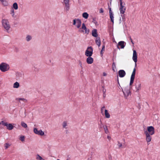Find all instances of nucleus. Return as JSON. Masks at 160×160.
Listing matches in <instances>:
<instances>
[{
	"instance_id": "473e14b6",
	"label": "nucleus",
	"mask_w": 160,
	"mask_h": 160,
	"mask_svg": "<svg viewBox=\"0 0 160 160\" xmlns=\"http://www.w3.org/2000/svg\"><path fill=\"white\" fill-rule=\"evenodd\" d=\"M36 159L37 160H44L40 156L37 155L36 156Z\"/></svg>"
},
{
	"instance_id": "412c9836",
	"label": "nucleus",
	"mask_w": 160,
	"mask_h": 160,
	"mask_svg": "<svg viewBox=\"0 0 160 160\" xmlns=\"http://www.w3.org/2000/svg\"><path fill=\"white\" fill-rule=\"evenodd\" d=\"M88 14L87 12H84L82 14V17L86 19H87L88 18Z\"/></svg>"
},
{
	"instance_id": "2eb2a0df",
	"label": "nucleus",
	"mask_w": 160,
	"mask_h": 160,
	"mask_svg": "<svg viewBox=\"0 0 160 160\" xmlns=\"http://www.w3.org/2000/svg\"><path fill=\"white\" fill-rule=\"evenodd\" d=\"M118 74L120 77L123 78L126 75L125 71L123 70H120L118 71Z\"/></svg>"
},
{
	"instance_id": "6ab92c4d",
	"label": "nucleus",
	"mask_w": 160,
	"mask_h": 160,
	"mask_svg": "<svg viewBox=\"0 0 160 160\" xmlns=\"http://www.w3.org/2000/svg\"><path fill=\"white\" fill-rule=\"evenodd\" d=\"M92 35L93 36L95 37L98 36L97 30L96 29H94L92 31Z\"/></svg>"
},
{
	"instance_id": "3c124183",
	"label": "nucleus",
	"mask_w": 160,
	"mask_h": 160,
	"mask_svg": "<svg viewBox=\"0 0 160 160\" xmlns=\"http://www.w3.org/2000/svg\"><path fill=\"white\" fill-rule=\"evenodd\" d=\"M117 81H118V83L119 84V86H120L119 83V82L118 77V75H117Z\"/></svg>"
},
{
	"instance_id": "8fccbe9b",
	"label": "nucleus",
	"mask_w": 160,
	"mask_h": 160,
	"mask_svg": "<svg viewBox=\"0 0 160 160\" xmlns=\"http://www.w3.org/2000/svg\"><path fill=\"white\" fill-rule=\"evenodd\" d=\"M100 12H101V13L103 12V10L102 8H101Z\"/></svg>"
},
{
	"instance_id": "0eeeda50",
	"label": "nucleus",
	"mask_w": 160,
	"mask_h": 160,
	"mask_svg": "<svg viewBox=\"0 0 160 160\" xmlns=\"http://www.w3.org/2000/svg\"><path fill=\"white\" fill-rule=\"evenodd\" d=\"M155 129L152 126H149L147 127L148 133L149 135H153L155 133Z\"/></svg>"
},
{
	"instance_id": "e433bc0d",
	"label": "nucleus",
	"mask_w": 160,
	"mask_h": 160,
	"mask_svg": "<svg viewBox=\"0 0 160 160\" xmlns=\"http://www.w3.org/2000/svg\"><path fill=\"white\" fill-rule=\"evenodd\" d=\"M10 144H9L8 143H5V148H8L10 146Z\"/></svg>"
},
{
	"instance_id": "a19ab883",
	"label": "nucleus",
	"mask_w": 160,
	"mask_h": 160,
	"mask_svg": "<svg viewBox=\"0 0 160 160\" xmlns=\"http://www.w3.org/2000/svg\"><path fill=\"white\" fill-rule=\"evenodd\" d=\"M118 145L119 146V148L121 147L122 146V143H120L119 142H118Z\"/></svg>"
},
{
	"instance_id": "393cba45",
	"label": "nucleus",
	"mask_w": 160,
	"mask_h": 160,
	"mask_svg": "<svg viewBox=\"0 0 160 160\" xmlns=\"http://www.w3.org/2000/svg\"><path fill=\"white\" fill-rule=\"evenodd\" d=\"M105 45L104 44V42H103V45L102 46V50H101V56H102V54H103V51H104L105 50Z\"/></svg>"
},
{
	"instance_id": "a878e982",
	"label": "nucleus",
	"mask_w": 160,
	"mask_h": 160,
	"mask_svg": "<svg viewBox=\"0 0 160 160\" xmlns=\"http://www.w3.org/2000/svg\"><path fill=\"white\" fill-rule=\"evenodd\" d=\"M13 8L15 10H17L18 9V5L17 3L16 2H14L12 5Z\"/></svg>"
},
{
	"instance_id": "423d86ee",
	"label": "nucleus",
	"mask_w": 160,
	"mask_h": 160,
	"mask_svg": "<svg viewBox=\"0 0 160 160\" xmlns=\"http://www.w3.org/2000/svg\"><path fill=\"white\" fill-rule=\"evenodd\" d=\"M79 32L82 33L88 34L89 32V30L87 29L84 23L82 24V26L81 28L79 29Z\"/></svg>"
},
{
	"instance_id": "09e8293b",
	"label": "nucleus",
	"mask_w": 160,
	"mask_h": 160,
	"mask_svg": "<svg viewBox=\"0 0 160 160\" xmlns=\"http://www.w3.org/2000/svg\"><path fill=\"white\" fill-rule=\"evenodd\" d=\"M106 95L105 93H103V97L105 98L106 97Z\"/></svg>"
},
{
	"instance_id": "a18cd8bd",
	"label": "nucleus",
	"mask_w": 160,
	"mask_h": 160,
	"mask_svg": "<svg viewBox=\"0 0 160 160\" xmlns=\"http://www.w3.org/2000/svg\"><path fill=\"white\" fill-rule=\"evenodd\" d=\"M121 16L122 18V20L123 21L124 19H125L124 15H121Z\"/></svg>"
},
{
	"instance_id": "39448f33",
	"label": "nucleus",
	"mask_w": 160,
	"mask_h": 160,
	"mask_svg": "<svg viewBox=\"0 0 160 160\" xmlns=\"http://www.w3.org/2000/svg\"><path fill=\"white\" fill-rule=\"evenodd\" d=\"M120 1V7L119 10L121 14H124L126 10V8L125 7V3L122 2V0H119Z\"/></svg>"
},
{
	"instance_id": "5701e85b",
	"label": "nucleus",
	"mask_w": 160,
	"mask_h": 160,
	"mask_svg": "<svg viewBox=\"0 0 160 160\" xmlns=\"http://www.w3.org/2000/svg\"><path fill=\"white\" fill-rule=\"evenodd\" d=\"M67 123L66 121L62 123V127L63 128L65 129L67 128Z\"/></svg>"
},
{
	"instance_id": "ea45409f",
	"label": "nucleus",
	"mask_w": 160,
	"mask_h": 160,
	"mask_svg": "<svg viewBox=\"0 0 160 160\" xmlns=\"http://www.w3.org/2000/svg\"><path fill=\"white\" fill-rule=\"evenodd\" d=\"M102 91L103 93H105L106 92V89L104 88V86H102Z\"/></svg>"
},
{
	"instance_id": "f3484780",
	"label": "nucleus",
	"mask_w": 160,
	"mask_h": 160,
	"mask_svg": "<svg viewBox=\"0 0 160 160\" xmlns=\"http://www.w3.org/2000/svg\"><path fill=\"white\" fill-rule=\"evenodd\" d=\"M124 43H125V42L123 41H121L119 42H118V44L117 45V47H118V48L119 49V48L118 47L119 46H121V48H122V49L123 48H124V47H125V45L124 44Z\"/></svg>"
},
{
	"instance_id": "f257e3e1",
	"label": "nucleus",
	"mask_w": 160,
	"mask_h": 160,
	"mask_svg": "<svg viewBox=\"0 0 160 160\" xmlns=\"http://www.w3.org/2000/svg\"><path fill=\"white\" fill-rule=\"evenodd\" d=\"M10 68L9 65L8 64L2 62L0 64V70L3 72L8 71Z\"/></svg>"
},
{
	"instance_id": "aec40b11",
	"label": "nucleus",
	"mask_w": 160,
	"mask_h": 160,
	"mask_svg": "<svg viewBox=\"0 0 160 160\" xmlns=\"http://www.w3.org/2000/svg\"><path fill=\"white\" fill-rule=\"evenodd\" d=\"M105 115L106 118H109L110 117V115L108 112V111L105 109Z\"/></svg>"
},
{
	"instance_id": "bb28decb",
	"label": "nucleus",
	"mask_w": 160,
	"mask_h": 160,
	"mask_svg": "<svg viewBox=\"0 0 160 160\" xmlns=\"http://www.w3.org/2000/svg\"><path fill=\"white\" fill-rule=\"evenodd\" d=\"M95 42L97 44L99 47L100 46V39L99 38H97L96 40H95Z\"/></svg>"
},
{
	"instance_id": "a211bd4d",
	"label": "nucleus",
	"mask_w": 160,
	"mask_h": 160,
	"mask_svg": "<svg viewBox=\"0 0 160 160\" xmlns=\"http://www.w3.org/2000/svg\"><path fill=\"white\" fill-rule=\"evenodd\" d=\"M81 20L79 19H77V22L75 26L77 28H79L81 26Z\"/></svg>"
},
{
	"instance_id": "603ef678",
	"label": "nucleus",
	"mask_w": 160,
	"mask_h": 160,
	"mask_svg": "<svg viewBox=\"0 0 160 160\" xmlns=\"http://www.w3.org/2000/svg\"><path fill=\"white\" fill-rule=\"evenodd\" d=\"M108 160H112V158L111 156H109L108 157Z\"/></svg>"
},
{
	"instance_id": "20e7f679",
	"label": "nucleus",
	"mask_w": 160,
	"mask_h": 160,
	"mask_svg": "<svg viewBox=\"0 0 160 160\" xmlns=\"http://www.w3.org/2000/svg\"><path fill=\"white\" fill-rule=\"evenodd\" d=\"M93 48L91 46L88 47L85 52V55L87 57L91 56L93 54Z\"/></svg>"
},
{
	"instance_id": "13d9d810",
	"label": "nucleus",
	"mask_w": 160,
	"mask_h": 160,
	"mask_svg": "<svg viewBox=\"0 0 160 160\" xmlns=\"http://www.w3.org/2000/svg\"><path fill=\"white\" fill-rule=\"evenodd\" d=\"M111 0H111V2H110V4H111Z\"/></svg>"
},
{
	"instance_id": "ddd939ff",
	"label": "nucleus",
	"mask_w": 160,
	"mask_h": 160,
	"mask_svg": "<svg viewBox=\"0 0 160 160\" xmlns=\"http://www.w3.org/2000/svg\"><path fill=\"white\" fill-rule=\"evenodd\" d=\"M2 5L4 7H7L9 5L8 1L7 0H0Z\"/></svg>"
},
{
	"instance_id": "2f4dec72",
	"label": "nucleus",
	"mask_w": 160,
	"mask_h": 160,
	"mask_svg": "<svg viewBox=\"0 0 160 160\" xmlns=\"http://www.w3.org/2000/svg\"><path fill=\"white\" fill-rule=\"evenodd\" d=\"M103 129L104 130L105 133H107L108 132V128L107 126H103Z\"/></svg>"
},
{
	"instance_id": "1a4fd4ad",
	"label": "nucleus",
	"mask_w": 160,
	"mask_h": 160,
	"mask_svg": "<svg viewBox=\"0 0 160 160\" xmlns=\"http://www.w3.org/2000/svg\"><path fill=\"white\" fill-rule=\"evenodd\" d=\"M144 134L146 135V140L148 142V144L149 145V143H148L150 142L151 140L152 137L151 136V135H149L146 130L144 131Z\"/></svg>"
},
{
	"instance_id": "7c9ffc66",
	"label": "nucleus",
	"mask_w": 160,
	"mask_h": 160,
	"mask_svg": "<svg viewBox=\"0 0 160 160\" xmlns=\"http://www.w3.org/2000/svg\"><path fill=\"white\" fill-rule=\"evenodd\" d=\"M134 78H132L131 77L130 78V85L131 86L132 85L133 83L134 79Z\"/></svg>"
},
{
	"instance_id": "bf43d9fd",
	"label": "nucleus",
	"mask_w": 160,
	"mask_h": 160,
	"mask_svg": "<svg viewBox=\"0 0 160 160\" xmlns=\"http://www.w3.org/2000/svg\"><path fill=\"white\" fill-rule=\"evenodd\" d=\"M57 160H60V159H57Z\"/></svg>"
},
{
	"instance_id": "4468645a",
	"label": "nucleus",
	"mask_w": 160,
	"mask_h": 160,
	"mask_svg": "<svg viewBox=\"0 0 160 160\" xmlns=\"http://www.w3.org/2000/svg\"><path fill=\"white\" fill-rule=\"evenodd\" d=\"M132 59L133 61L136 63L137 61V52L136 50H134L132 56Z\"/></svg>"
},
{
	"instance_id": "dca6fc26",
	"label": "nucleus",
	"mask_w": 160,
	"mask_h": 160,
	"mask_svg": "<svg viewBox=\"0 0 160 160\" xmlns=\"http://www.w3.org/2000/svg\"><path fill=\"white\" fill-rule=\"evenodd\" d=\"M86 59V62L88 64H91L93 63V58L91 57V56L88 57Z\"/></svg>"
},
{
	"instance_id": "58836bf2",
	"label": "nucleus",
	"mask_w": 160,
	"mask_h": 160,
	"mask_svg": "<svg viewBox=\"0 0 160 160\" xmlns=\"http://www.w3.org/2000/svg\"><path fill=\"white\" fill-rule=\"evenodd\" d=\"M17 100H22V101H26V100L25 99L23 98H17Z\"/></svg>"
},
{
	"instance_id": "72a5a7b5",
	"label": "nucleus",
	"mask_w": 160,
	"mask_h": 160,
	"mask_svg": "<svg viewBox=\"0 0 160 160\" xmlns=\"http://www.w3.org/2000/svg\"><path fill=\"white\" fill-rule=\"evenodd\" d=\"M115 68H116L115 64L114 62H113L112 64V70L114 71V72H115Z\"/></svg>"
},
{
	"instance_id": "cd10ccee",
	"label": "nucleus",
	"mask_w": 160,
	"mask_h": 160,
	"mask_svg": "<svg viewBox=\"0 0 160 160\" xmlns=\"http://www.w3.org/2000/svg\"><path fill=\"white\" fill-rule=\"evenodd\" d=\"M135 73H136V69H135V68H134L133 69V71L131 77L135 78Z\"/></svg>"
},
{
	"instance_id": "37998d69",
	"label": "nucleus",
	"mask_w": 160,
	"mask_h": 160,
	"mask_svg": "<svg viewBox=\"0 0 160 160\" xmlns=\"http://www.w3.org/2000/svg\"><path fill=\"white\" fill-rule=\"evenodd\" d=\"M129 38L130 40V41H131L132 43L133 44V45L134 44V43H133V41L132 40V39L131 38V37L130 36L129 37Z\"/></svg>"
},
{
	"instance_id": "7ed1b4c3",
	"label": "nucleus",
	"mask_w": 160,
	"mask_h": 160,
	"mask_svg": "<svg viewBox=\"0 0 160 160\" xmlns=\"http://www.w3.org/2000/svg\"><path fill=\"white\" fill-rule=\"evenodd\" d=\"M0 124H2L4 126H6L7 129L9 130H12L14 126L11 123H8L7 122H5L4 121H2L0 122Z\"/></svg>"
},
{
	"instance_id": "f8f14e48",
	"label": "nucleus",
	"mask_w": 160,
	"mask_h": 160,
	"mask_svg": "<svg viewBox=\"0 0 160 160\" xmlns=\"http://www.w3.org/2000/svg\"><path fill=\"white\" fill-rule=\"evenodd\" d=\"M124 95L125 97H128L129 95H131V92L130 89L125 88L124 91H123Z\"/></svg>"
},
{
	"instance_id": "864d4df0",
	"label": "nucleus",
	"mask_w": 160,
	"mask_h": 160,
	"mask_svg": "<svg viewBox=\"0 0 160 160\" xmlns=\"http://www.w3.org/2000/svg\"><path fill=\"white\" fill-rule=\"evenodd\" d=\"M107 138H108L109 140H110V138H111V137H110V136H108Z\"/></svg>"
},
{
	"instance_id": "c756f323",
	"label": "nucleus",
	"mask_w": 160,
	"mask_h": 160,
	"mask_svg": "<svg viewBox=\"0 0 160 160\" xmlns=\"http://www.w3.org/2000/svg\"><path fill=\"white\" fill-rule=\"evenodd\" d=\"M21 125L24 128H26L27 127V124L23 122H21Z\"/></svg>"
},
{
	"instance_id": "4d7b16f0",
	"label": "nucleus",
	"mask_w": 160,
	"mask_h": 160,
	"mask_svg": "<svg viewBox=\"0 0 160 160\" xmlns=\"http://www.w3.org/2000/svg\"><path fill=\"white\" fill-rule=\"evenodd\" d=\"M66 160H69V159H67Z\"/></svg>"
},
{
	"instance_id": "9b49d317",
	"label": "nucleus",
	"mask_w": 160,
	"mask_h": 160,
	"mask_svg": "<svg viewBox=\"0 0 160 160\" xmlns=\"http://www.w3.org/2000/svg\"><path fill=\"white\" fill-rule=\"evenodd\" d=\"M135 88L136 89V92H138L141 89V84L139 81H138L136 82L135 84Z\"/></svg>"
},
{
	"instance_id": "f03ea898",
	"label": "nucleus",
	"mask_w": 160,
	"mask_h": 160,
	"mask_svg": "<svg viewBox=\"0 0 160 160\" xmlns=\"http://www.w3.org/2000/svg\"><path fill=\"white\" fill-rule=\"evenodd\" d=\"M2 23L3 27L6 31H8L10 28V26L8 20L6 19H2Z\"/></svg>"
},
{
	"instance_id": "4be33fe9",
	"label": "nucleus",
	"mask_w": 160,
	"mask_h": 160,
	"mask_svg": "<svg viewBox=\"0 0 160 160\" xmlns=\"http://www.w3.org/2000/svg\"><path fill=\"white\" fill-rule=\"evenodd\" d=\"M19 84L18 82H16L13 85V87L14 88H18L19 86Z\"/></svg>"
},
{
	"instance_id": "f704fd0d",
	"label": "nucleus",
	"mask_w": 160,
	"mask_h": 160,
	"mask_svg": "<svg viewBox=\"0 0 160 160\" xmlns=\"http://www.w3.org/2000/svg\"><path fill=\"white\" fill-rule=\"evenodd\" d=\"M10 13L12 15L13 17H14L15 13H14V11L13 9H12V10H11Z\"/></svg>"
},
{
	"instance_id": "6e6d98bb",
	"label": "nucleus",
	"mask_w": 160,
	"mask_h": 160,
	"mask_svg": "<svg viewBox=\"0 0 160 160\" xmlns=\"http://www.w3.org/2000/svg\"><path fill=\"white\" fill-rule=\"evenodd\" d=\"M15 49H16V50H17L18 51V48H16Z\"/></svg>"
},
{
	"instance_id": "de8ad7c7",
	"label": "nucleus",
	"mask_w": 160,
	"mask_h": 160,
	"mask_svg": "<svg viewBox=\"0 0 160 160\" xmlns=\"http://www.w3.org/2000/svg\"><path fill=\"white\" fill-rule=\"evenodd\" d=\"M105 108L104 106H103V107H102V108H101V113H102L103 109V108Z\"/></svg>"
},
{
	"instance_id": "4c0bfd02",
	"label": "nucleus",
	"mask_w": 160,
	"mask_h": 160,
	"mask_svg": "<svg viewBox=\"0 0 160 160\" xmlns=\"http://www.w3.org/2000/svg\"><path fill=\"white\" fill-rule=\"evenodd\" d=\"M77 19H75L73 20V25L76 26V24L77 23Z\"/></svg>"
},
{
	"instance_id": "c85d7f7f",
	"label": "nucleus",
	"mask_w": 160,
	"mask_h": 160,
	"mask_svg": "<svg viewBox=\"0 0 160 160\" xmlns=\"http://www.w3.org/2000/svg\"><path fill=\"white\" fill-rule=\"evenodd\" d=\"M32 37L29 35H28L26 37V39L27 41L28 42L32 39Z\"/></svg>"
},
{
	"instance_id": "5fc2aeb1",
	"label": "nucleus",
	"mask_w": 160,
	"mask_h": 160,
	"mask_svg": "<svg viewBox=\"0 0 160 160\" xmlns=\"http://www.w3.org/2000/svg\"><path fill=\"white\" fill-rule=\"evenodd\" d=\"M88 160H92L91 158H89L88 159Z\"/></svg>"
},
{
	"instance_id": "c9c22d12",
	"label": "nucleus",
	"mask_w": 160,
	"mask_h": 160,
	"mask_svg": "<svg viewBox=\"0 0 160 160\" xmlns=\"http://www.w3.org/2000/svg\"><path fill=\"white\" fill-rule=\"evenodd\" d=\"M20 140L22 142H24L25 140V137L24 136H21L20 137Z\"/></svg>"
},
{
	"instance_id": "49530a36",
	"label": "nucleus",
	"mask_w": 160,
	"mask_h": 160,
	"mask_svg": "<svg viewBox=\"0 0 160 160\" xmlns=\"http://www.w3.org/2000/svg\"><path fill=\"white\" fill-rule=\"evenodd\" d=\"M107 75V74L105 72H103V76H106Z\"/></svg>"
},
{
	"instance_id": "6e6552de",
	"label": "nucleus",
	"mask_w": 160,
	"mask_h": 160,
	"mask_svg": "<svg viewBox=\"0 0 160 160\" xmlns=\"http://www.w3.org/2000/svg\"><path fill=\"white\" fill-rule=\"evenodd\" d=\"M69 0H64V3L65 5L64 9L67 12L69 11L70 9Z\"/></svg>"
},
{
	"instance_id": "b1692460",
	"label": "nucleus",
	"mask_w": 160,
	"mask_h": 160,
	"mask_svg": "<svg viewBox=\"0 0 160 160\" xmlns=\"http://www.w3.org/2000/svg\"><path fill=\"white\" fill-rule=\"evenodd\" d=\"M110 14V17L111 19V21L113 23H114V17L113 16V14L112 13H111Z\"/></svg>"
},
{
	"instance_id": "9d476101",
	"label": "nucleus",
	"mask_w": 160,
	"mask_h": 160,
	"mask_svg": "<svg viewBox=\"0 0 160 160\" xmlns=\"http://www.w3.org/2000/svg\"><path fill=\"white\" fill-rule=\"evenodd\" d=\"M34 132L38 135L42 136L44 135V133L41 130H38L36 128H34L33 129Z\"/></svg>"
},
{
	"instance_id": "79ce46f5",
	"label": "nucleus",
	"mask_w": 160,
	"mask_h": 160,
	"mask_svg": "<svg viewBox=\"0 0 160 160\" xmlns=\"http://www.w3.org/2000/svg\"><path fill=\"white\" fill-rule=\"evenodd\" d=\"M79 64L80 65L81 68H82V62L80 61H79Z\"/></svg>"
},
{
	"instance_id": "c03bdc74",
	"label": "nucleus",
	"mask_w": 160,
	"mask_h": 160,
	"mask_svg": "<svg viewBox=\"0 0 160 160\" xmlns=\"http://www.w3.org/2000/svg\"><path fill=\"white\" fill-rule=\"evenodd\" d=\"M109 14H111V13H112L111 10V8H109Z\"/></svg>"
}]
</instances>
